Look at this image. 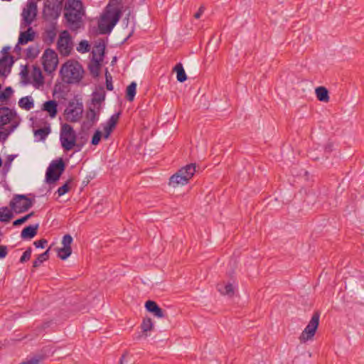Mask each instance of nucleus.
<instances>
[{
    "mask_svg": "<svg viewBox=\"0 0 364 364\" xmlns=\"http://www.w3.org/2000/svg\"><path fill=\"white\" fill-rule=\"evenodd\" d=\"M19 364H24V363L23 362V363H19Z\"/></svg>",
    "mask_w": 364,
    "mask_h": 364,
    "instance_id": "4d7b16f0",
    "label": "nucleus"
},
{
    "mask_svg": "<svg viewBox=\"0 0 364 364\" xmlns=\"http://www.w3.org/2000/svg\"><path fill=\"white\" fill-rule=\"evenodd\" d=\"M65 164L61 158L58 160L53 161L46 171V181L48 183L57 181L65 171Z\"/></svg>",
    "mask_w": 364,
    "mask_h": 364,
    "instance_id": "0eeeda50",
    "label": "nucleus"
},
{
    "mask_svg": "<svg viewBox=\"0 0 364 364\" xmlns=\"http://www.w3.org/2000/svg\"><path fill=\"white\" fill-rule=\"evenodd\" d=\"M14 90L11 87H6L4 91L0 92V101L5 102L8 100L13 95Z\"/></svg>",
    "mask_w": 364,
    "mask_h": 364,
    "instance_id": "72a5a7b5",
    "label": "nucleus"
},
{
    "mask_svg": "<svg viewBox=\"0 0 364 364\" xmlns=\"http://www.w3.org/2000/svg\"><path fill=\"white\" fill-rule=\"evenodd\" d=\"M8 254V248L6 245H0V259L5 258Z\"/></svg>",
    "mask_w": 364,
    "mask_h": 364,
    "instance_id": "a18cd8bd",
    "label": "nucleus"
},
{
    "mask_svg": "<svg viewBox=\"0 0 364 364\" xmlns=\"http://www.w3.org/2000/svg\"><path fill=\"white\" fill-rule=\"evenodd\" d=\"M58 104L55 100H48L43 104V109L48 112L50 117L53 118L58 113Z\"/></svg>",
    "mask_w": 364,
    "mask_h": 364,
    "instance_id": "4be33fe9",
    "label": "nucleus"
},
{
    "mask_svg": "<svg viewBox=\"0 0 364 364\" xmlns=\"http://www.w3.org/2000/svg\"><path fill=\"white\" fill-rule=\"evenodd\" d=\"M124 358H125V355H123L122 356V358H120L119 364H122V363H123V361H124Z\"/></svg>",
    "mask_w": 364,
    "mask_h": 364,
    "instance_id": "864d4df0",
    "label": "nucleus"
},
{
    "mask_svg": "<svg viewBox=\"0 0 364 364\" xmlns=\"http://www.w3.org/2000/svg\"><path fill=\"white\" fill-rule=\"evenodd\" d=\"M14 63L13 57L4 55L0 59V75L6 76L10 73L11 67Z\"/></svg>",
    "mask_w": 364,
    "mask_h": 364,
    "instance_id": "dca6fc26",
    "label": "nucleus"
},
{
    "mask_svg": "<svg viewBox=\"0 0 364 364\" xmlns=\"http://www.w3.org/2000/svg\"><path fill=\"white\" fill-rule=\"evenodd\" d=\"M106 87L108 90H113L112 77L107 70L105 73Z\"/></svg>",
    "mask_w": 364,
    "mask_h": 364,
    "instance_id": "79ce46f5",
    "label": "nucleus"
},
{
    "mask_svg": "<svg viewBox=\"0 0 364 364\" xmlns=\"http://www.w3.org/2000/svg\"><path fill=\"white\" fill-rule=\"evenodd\" d=\"M9 49H10V48H9V47H4V48H3V52H4V53H6Z\"/></svg>",
    "mask_w": 364,
    "mask_h": 364,
    "instance_id": "603ef678",
    "label": "nucleus"
},
{
    "mask_svg": "<svg viewBox=\"0 0 364 364\" xmlns=\"http://www.w3.org/2000/svg\"><path fill=\"white\" fill-rule=\"evenodd\" d=\"M154 323L151 318H145L141 324V328L145 337H147V332L152 330Z\"/></svg>",
    "mask_w": 364,
    "mask_h": 364,
    "instance_id": "c85d7f7f",
    "label": "nucleus"
},
{
    "mask_svg": "<svg viewBox=\"0 0 364 364\" xmlns=\"http://www.w3.org/2000/svg\"><path fill=\"white\" fill-rule=\"evenodd\" d=\"M101 136L102 132L99 130H97L92 136L91 144L92 145H97L100 141Z\"/></svg>",
    "mask_w": 364,
    "mask_h": 364,
    "instance_id": "37998d69",
    "label": "nucleus"
},
{
    "mask_svg": "<svg viewBox=\"0 0 364 364\" xmlns=\"http://www.w3.org/2000/svg\"><path fill=\"white\" fill-rule=\"evenodd\" d=\"M145 307L148 311L152 313L158 318H164L165 316L164 311L154 301H147L145 304Z\"/></svg>",
    "mask_w": 364,
    "mask_h": 364,
    "instance_id": "f3484780",
    "label": "nucleus"
},
{
    "mask_svg": "<svg viewBox=\"0 0 364 364\" xmlns=\"http://www.w3.org/2000/svg\"><path fill=\"white\" fill-rule=\"evenodd\" d=\"M218 290L223 295H227L228 296H232L234 295V287L232 284H219L218 285Z\"/></svg>",
    "mask_w": 364,
    "mask_h": 364,
    "instance_id": "5701e85b",
    "label": "nucleus"
},
{
    "mask_svg": "<svg viewBox=\"0 0 364 364\" xmlns=\"http://www.w3.org/2000/svg\"><path fill=\"white\" fill-rule=\"evenodd\" d=\"M1 165H2V159H1V158L0 157V167L1 166Z\"/></svg>",
    "mask_w": 364,
    "mask_h": 364,
    "instance_id": "6e6d98bb",
    "label": "nucleus"
},
{
    "mask_svg": "<svg viewBox=\"0 0 364 364\" xmlns=\"http://www.w3.org/2000/svg\"><path fill=\"white\" fill-rule=\"evenodd\" d=\"M64 0H46L43 9V18L46 20L56 19L61 13Z\"/></svg>",
    "mask_w": 364,
    "mask_h": 364,
    "instance_id": "423d86ee",
    "label": "nucleus"
},
{
    "mask_svg": "<svg viewBox=\"0 0 364 364\" xmlns=\"http://www.w3.org/2000/svg\"><path fill=\"white\" fill-rule=\"evenodd\" d=\"M42 61L44 70L46 73H51L57 68L58 63V55L54 50L48 48L43 55Z\"/></svg>",
    "mask_w": 364,
    "mask_h": 364,
    "instance_id": "f8f14e48",
    "label": "nucleus"
},
{
    "mask_svg": "<svg viewBox=\"0 0 364 364\" xmlns=\"http://www.w3.org/2000/svg\"><path fill=\"white\" fill-rule=\"evenodd\" d=\"M173 70L176 73V78L178 82H183L187 80L186 72L181 63H177Z\"/></svg>",
    "mask_w": 364,
    "mask_h": 364,
    "instance_id": "393cba45",
    "label": "nucleus"
},
{
    "mask_svg": "<svg viewBox=\"0 0 364 364\" xmlns=\"http://www.w3.org/2000/svg\"><path fill=\"white\" fill-rule=\"evenodd\" d=\"M60 141L63 149L66 151H70L75 146L77 147V151L81 149V146L76 144V134L73 127L68 124H64L61 127Z\"/></svg>",
    "mask_w": 364,
    "mask_h": 364,
    "instance_id": "39448f33",
    "label": "nucleus"
},
{
    "mask_svg": "<svg viewBox=\"0 0 364 364\" xmlns=\"http://www.w3.org/2000/svg\"><path fill=\"white\" fill-rule=\"evenodd\" d=\"M120 112L112 114L103 127L104 137L107 139L115 128L119 119Z\"/></svg>",
    "mask_w": 364,
    "mask_h": 364,
    "instance_id": "2eb2a0df",
    "label": "nucleus"
},
{
    "mask_svg": "<svg viewBox=\"0 0 364 364\" xmlns=\"http://www.w3.org/2000/svg\"><path fill=\"white\" fill-rule=\"evenodd\" d=\"M141 1H144L145 0H141Z\"/></svg>",
    "mask_w": 364,
    "mask_h": 364,
    "instance_id": "13d9d810",
    "label": "nucleus"
},
{
    "mask_svg": "<svg viewBox=\"0 0 364 364\" xmlns=\"http://www.w3.org/2000/svg\"><path fill=\"white\" fill-rule=\"evenodd\" d=\"M77 50L81 53H87L90 50V45L87 41H81L77 47Z\"/></svg>",
    "mask_w": 364,
    "mask_h": 364,
    "instance_id": "e433bc0d",
    "label": "nucleus"
},
{
    "mask_svg": "<svg viewBox=\"0 0 364 364\" xmlns=\"http://www.w3.org/2000/svg\"><path fill=\"white\" fill-rule=\"evenodd\" d=\"M46 38L47 41H49V43H53L56 37V31L55 28H51L46 32Z\"/></svg>",
    "mask_w": 364,
    "mask_h": 364,
    "instance_id": "a19ab883",
    "label": "nucleus"
},
{
    "mask_svg": "<svg viewBox=\"0 0 364 364\" xmlns=\"http://www.w3.org/2000/svg\"><path fill=\"white\" fill-rule=\"evenodd\" d=\"M38 9L37 4L34 1L28 0L25 8L22 11V18L24 26H30L36 19Z\"/></svg>",
    "mask_w": 364,
    "mask_h": 364,
    "instance_id": "ddd939ff",
    "label": "nucleus"
},
{
    "mask_svg": "<svg viewBox=\"0 0 364 364\" xmlns=\"http://www.w3.org/2000/svg\"><path fill=\"white\" fill-rule=\"evenodd\" d=\"M319 312H314L309 323L299 336V340L301 343H305L314 338L319 324Z\"/></svg>",
    "mask_w": 364,
    "mask_h": 364,
    "instance_id": "6e6552de",
    "label": "nucleus"
},
{
    "mask_svg": "<svg viewBox=\"0 0 364 364\" xmlns=\"http://www.w3.org/2000/svg\"><path fill=\"white\" fill-rule=\"evenodd\" d=\"M9 205L16 213H21L33 206V201L25 195H16Z\"/></svg>",
    "mask_w": 364,
    "mask_h": 364,
    "instance_id": "1a4fd4ad",
    "label": "nucleus"
},
{
    "mask_svg": "<svg viewBox=\"0 0 364 364\" xmlns=\"http://www.w3.org/2000/svg\"><path fill=\"white\" fill-rule=\"evenodd\" d=\"M42 360V358L41 357H38V358H33L26 362H23L24 364H40V362Z\"/></svg>",
    "mask_w": 364,
    "mask_h": 364,
    "instance_id": "de8ad7c7",
    "label": "nucleus"
},
{
    "mask_svg": "<svg viewBox=\"0 0 364 364\" xmlns=\"http://www.w3.org/2000/svg\"><path fill=\"white\" fill-rule=\"evenodd\" d=\"M101 62L102 61L92 59L88 65V68L91 75L95 77H97L100 74Z\"/></svg>",
    "mask_w": 364,
    "mask_h": 364,
    "instance_id": "bb28decb",
    "label": "nucleus"
},
{
    "mask_svg": "<svg viewBox=\"0 0 364 364\" xmlns=\"http://www.w3.org/2000/svg\"><path fill=\"white\" fill-rule=\"evenodd\" d=\"M50 132V127L49 126L44 127L34 131V135L39 136L41 140H44Z\"/></svg>",
    "mask_w": 364,
    "mask_h": 364,
    "instance_id": "473e14b6",
    "label": "nucleus"
},
{
    "mask_svg": "<svg viewBox=\"0 0 364 364\" xmlns=\"http://www.w3.org/2000/svg\"><path fill=\"white\" fill-rule=\"evenodd\" d=\"M82 112L83 105L79 100L70 102L65 111L68 120L72 122H77L81 118Z\"/></svg>",
    "mask_w": 364,
    "mask_h": 364,
    "instance_id": "9b49d317",
    "label": "nucleus"
},
{
    "mask_svg": "<svg viewBox=\"0 0 364 364\" xmlns=\"http://www.w3.org/2000/svg\"><path fill=\"white\" fill-rule=\"evenodd\" d=\"M122 11L119 8H111V2L107 6L105 12L101 17L98 23L100 33L107 34L113 29L114 26L117 23Z\"/></svg>",
    "mask_w": 364,
    "mask_h": 364,
    "instance_id": "f03ea898",
    "label": "nucleus"
},
{
    "mask_svg": "<svg viewBox=\"0 0 364 364\" xmlns=\"http://www.w3.org/2000/svg\"><path fill=\"white\" fill-rule=\"evenodd\" d=\"M39 53V50L37 46H30L26 49V57L28 58H35Z\"/></svg>",
    "mask_w": 364,
    "mask_h": 364,
    "instance_id": "f704fd0d",
    "label": "nucleus"
},
{
    "mask_svg": "<svg viewBox=\"0 0 364 364\" xmlns=\"http://www.w3.org/2000/svg\"><path fill=\"white\" fill-rule=\"evenodd\" d=\"M65 18L70 26L75 30L79 28L80 22L84 15V9L81 0H67L65 4Z\"/></svg>",
    "mask_w": 364,
    "mask_h": 364,
    "instance_id": "f257e3e1",
    "label": "nucleus"
},
{
    "mask_svg": "<svg viewBox=\"0 0 364 364\" xmlns=\"http://www.w3.org/2000/svg\"><path fill=\"white\" fill-rule=\"evenodd\" d=\"M316 95L317 99L321 102H328L329 101L328 91L324 87H317L316 89Z\"/></svg>",
    "mask_w": 364,
    "mask_h": 364,
    "instance_id": "a878e982",
    "label": "nucleus"
},
{
    "mask_svg": "<svg viewBox=\"0 0 364 364\" xmlns=\"http://www.w3.org/2000/svg\"><path fill=\"white\" fill-rule=\"evenodd\" d=\"M72 181V178H70L63 186L58 188L57 193L59 196H61L66 193H68L70 190V187L68 186V183Z\"/></svg>",
    "mask_w": 364,
    "mask_h": 364,
    "instance_id": "4c0bfd02",
    "label": "nucleus"
},
{
    "mask_svg": "<svg viewBox=\"0 0 364 364\" xmlns=\"http://www.w3.org/2000/svg\"><path fill=\"white\" fill-rule=\"evenodd\" d=\"M14 215L7 207L0 208V221L8 223L13 218Z\"/></svg>",
    "mask_w": 364,
    "mask_h": 364,
    "instance_id": "cd10ccee",
    "label": "nucleus"
},
{
    "mask_svg": "<svg viewBox=\"0 0 364 364\" xmlns=\"http://www.w3.org/2000/svg\"><path fill=\"white\" fill-rule=\"evenodd\" d=\"M136 83L135 82H131L127 87L126 98L128 101L132 102L134 99L136 92Z\"/></svg>",
    "mask_w": 364,
    "mask_h": 364,
    "instance_id": "c756f323",
    "label": "nucleus"
},
{
    "mask_svg": "<svg viewBox=\"0 0 364 364\" xmlns=\"http://www.w3.org/2000/svg\"><path fill=\"white\" fill-rule=\"evenodd\" d=\"M105 95L104 92H94L92 98V105L94 107L100 106L101 108V103L105 100Z\"/></svg>",
    "mask_w": 364,
    "mask_h": 364,
    "instance_id": "2f4dec72",
    "label": "nucleus"
},
{
    "mask_svg": "<svg viewBox=\"0 0 364 364\" xmlns=\"http://www.w3.org/2000/svg\"><path fill=\"white\" fill-rule=\"evenodd\" d=\"M49 258V249L45 251L43 253L39 255L37 258L33 262V267L37 268L41 264L48 260Z\"/></svg>",
    "mask_w": 364,
    "mask_h": 364,
    "instance_id": "7c9ffc66",
    "label": "nucleus"
},
{
    "mask_svg": "<svg viewBox=\"0 0 364 364\" xmlns=\"http://www.w3.org/2000/svg\"><path fill=\"white\" fill-rule=\"evenodd\" d=\"M16 116L15 110L7 107L0 108V128L11 122Z\"/></svg>",
    "mask_w": 364,
    "mask_h": 364,
    "instance_id": "4468645a",
    "label": "nucleus"
},
{
    "mask_svg": "<svg viewBox=\"0 0 364 364\" xmlns=\"http://www.w3.org/2000/svg\"><path fill=\"white\" fill-rule=\"evenodd\" d=\"M15 49L20 50L21 48H19L18 45H16V47H15Z\"/></svg>",
    "mask_w": 364,
    "mask_h": 364,
    "instance_id": "5fc2aeb1",
    "label": "nucleus"
},
{
    "mask_svg": "<svg viewBox=\"0 0 364 364\" xmlns=\"http://www.w3.org/2000/svg\"><path fill=\"white\" fill-rule=\"evenodd\" d=\"M14 159V156L13 155H9L5 162V164H4L5 167H7L8 168H9Z\"/></svg>",
    "mask_w": 364,
    "mask_h": 364,
    "instance_id": "8fccbe9b",
    "label": "nucleus"
},
{
    "mask_svg": "<svg viewBox=\"0 0 364 364\" xmlns=\"http://www.w3.org/2000/svg\"><path fill=\"white\" fill-rule=\"evenodd\" d=\"M100 112V106L94 107L90 106L88 107L86 112V119L93 124L99 119V114Z\"/></svg>",
    "mask_w": 364,
    "mask_h": 364,
    "instance_id": "aec40b11",
    "label": "nucleus"
},
{
    "mask_svg": "<svg viewBox=\"0 0 364 364\" xmlns=\"http://www.w3.org/2000/svg\"><path fill=\"white\" fill-rule=\"evenodd\" d=\"M196 164H190L181 168L169 178L168 184L173 188L186 185L195 174Z\"/></svg>",
    "mask_w": 364,
    "mask_h": 364,
    "instance_id": "20e7f679",
    "label": "nucleus"
},
{
    "mask_svg": "<svg viewBox=\"0 0 364 364\" xmlns=\"http://www.w3.org/2000/svg\"><path fill=\"white\" fill-rule=\"evenodd\" d=\"M35 33L31 27H28L26 31L21 32L18 38V44L24 45L34 38Z\"/></svg>",
    "mask_w": 364,
    "mask_h": 364,
    "instance_id": "412c9836",
    "label": "nucleus"
},
{
    "mask_svg": "<svg viewBox=\"0 0 364 364\" xmlns=\"http://www.w3.org/2000/svg\"><path fill=\"white\" fill-rule=\"evenodd\" d=\"M26 215V217L28 218V219H30L32 216H33V215H34V212H31V213H28V214H27V215Z\"/></svg>",
    "mask_w": 364,
    "mask_h": 364,
    "instance_id": "3c124183",
    "label": "nucleus"
},
{
    "mask_svg": "<svg viewBox=\"0 0 364 364\" xmlns=\"http://www.w3.org/2000/svg\"><path fill=\"white\" fill-rule=\"evenodd\" d=\"M32 249L31 247H28L26 250L23 252V255L21 257L19 262L21 263H24L26 261L29 260L31 256Z\"/></svg>",
    "mask_w": 364,
    "mask_h": 364,
    "instance_id": "58836bf2",
    "label": "nucleus"
},
{
    "mask_svg": "<svg viewBox=\"0 0 364 364\" xmlns=\"http://www.w3.org/2000/svg\"><path fill=\"white\" fill-rule=\"evenodd\" d=\"M72 253V249L71 248H66V247H61L58 250V256L61 259H66Z\"/></svg>",
    "mask_w": 364,
    "mask_h": 364,
    "instance_id": "c9c22d12",
    "label": "nucleus"
},
{
    "mask_svg": "<svg viewBox=\"0 0 364 364\" xmlns=\"http://www.w3.org/2000/svg\"><path fill=\"white\" fill-rule=\"evenodd\" d=\"M18 106L26 110H30L34 107L33 100L31 96L21 97L18 101Z\"/></svg>",
    "mask_w": 364,
    "mask_h": 364,
    "instance_id": "b1692460",
    "label": "nucleus"
},
{
    "mask_svg": "<svg viewBox=\"0 0 364 364\" xmlns=\"http://www.w3.org/2000/svg\"><path fill=\"white\" fill-rule=\"evenodd\" d=\"M73 44L69 32L63 31L57 42V48L59 53L63 56H68L73 50Z\"/></svg>",
    "mask_w": 364,
    "mask_h": 364,
    "instance_id": "9d476101",
    "label": "nucleus"
},
{
    "mask_svg": "<svg viewBox=\"0 0 364 364\" xmlns=\"http://www.w3.org/2000/svg\"><path fill=\"white\" fill-rule=\"evenodd\" d=\"M73 242V237L70 235H65L63 237L62 244L63 247L71 248V243Z\"/></svg>",
    "mask_w": 364,
    "mask_h": 364,
    "instance_id": "ea45409f",
    "label": "nucleus"
},
{
    "mask_svg": "<svg viewBox=\"0 0 364 364\" xmlns=\"http://www.w3.org/2000/svg\"><path fill=\"white\" fill-rule=\"evenodd\" d=\"M105 45L104 43L100 42L95 44L92 50V59L102 61L105 55Z\"/></svg>",
    "mask_w": 364,
    "mask_h": 364,
    "instance_id": "a211bd4d",
    "label": "nucleus"
},
{
    "mask_svg": "<svg viewBox=\"0 0 364 364\" xmlns=\"http://www.w3.org/2000/svg\"><path fill=\"white\" fill-rule=\"evenodd\" d=\"M84 70L77 61L68 60L60 69L63 80L69 84L79 82L83 77Z\"/></svg>",
    "mask_w": 364,
    "mask_h": 364,
    "instance_id": "7ed1b4c3",
    "label": "nucleus"
},
{
    "mask_svg": "<svg viewBox=\"0 0 364 364\" xmlns=\"http://www.w3.org/2000/svg\"><path fill=\"white\" fill-rule=\"evenodd\" d=\"M39 228L38 224L28 225L23 229L21 233V237L22 239H32L36 235Z\"/></svg>",
    "mask_w": 364,
    "mask_h": 364,
    "instance_id": "6ab92c4d",
    "label": "nucleus"
},
{
    "mask_svg": "<svg viewBox=\"0 0 364 364\" xmlns=\"http://www.w3.org/2000/svg\"><path fill=\"white\" fill-rule=\"evenodd\" d=\"M28 220V218L26 217V215L21 218H18L16 220L14 221L13 223V225L14 226H18L23 223H24L25 222H26Z\"/></svg>",
    "mask_w": 364,
    "mask_h": 364,
    "instance_id": "49530a36",
    "label": "nucleus"
},
{
    "mask_svg": "<svg viewBox=\"0 0 364 364\" xmlns=\"http://www.w3.org/2000/svg\"><path fill=\"white\" fill-rule=\"evenodd\" d=\"M48 241L46 239H41L33 242L36 248H44Z\"/></svg>",
    "mask_w": 364,
    "mask_h": 364,
    "instance_id": "c03bdc74",
    "label": "nucleus"
},
{
    "mask_svg": "<svg viewBox=\"0 0 364 364\" xmlns=\"http://www.w3.org/2000/svg\"><path fill=\"white\" fill-rule=\"evenodd\" d=\"M204 11H205L204 6H200L198 11L195 14L194 17L196 18H199L201 16V15L203 14Z\"/></svg>",
    "mask_w": 364,
    "mask_h": 364,
    "instance_id": "09e8293b",
    "label": "nucleus"
}]
</instances>
